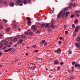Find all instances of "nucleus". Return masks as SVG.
<instances>
[{
	"mask_svg": "<svg viewBox=\"0 0 80 80\" xmlns=\"http://www.w3.org/2000/svg\"><path fill=\"white\" fill-rule=\"evenodd\" d=\"M2 3H3V1L2 0H0V4H1Z\"/></svg>",
	"mask_w": 80,
	"mask_h": 80,
	"instance_id": "obj_43",
	"label": "nucleus"
},
{
	"mask_svg": "<svg viewBox=\"0 0 80 80\" xmlns=\"http://www.w3.org/2000/svg\"><path fill=\"white\" fill-rule=\"evenodd\" d=\"M62 10L64 11V12H66V11H67L68 10V8H66Z\"/></svg>",
	"mask_w": 80,
	"mask_h": 80,
	"instance_id": "obj_16",
	"label": "nucleus"
},
{
	"mask_svg": "<svg viewBox=\"0 0 80 80\" xmlns=\"http://www.w3.org/2000/svg\"><path fill=\"white\" fill-rule=\"evenodd\" d=\"M24 33L25 35H28V32H24Z\"/></svg>",
	"mask_w": 80,
	"mask_h": 80,
	"instance_id": "obj_27",
	"label": "nucleus"
},
{
	"mask_svg": "<svg viewBox=\"0 0 80 80\" xmlns=\"http://www.w3.org/2000/svg\"><path fill=\"white\" fill-rule=\"evenodd\" d=\"M27 20H28V21H29V20H30V18L28 17L27 18Z\"/></svg>",
	"mask_w": 80,
	"mask_h": 80,
	"instance_id": "obj_28",
	"label": "nucleus"
},
{
	"mask_svg": "<svg viewBox=\"0 0 80 80\" xmlns=\"http://www.w3.org/2000/svg\"><path fill=\"white\" fill-rule=\"evenodd\" d=\"M10 30V27H8L6 29V32H9Z\"/></svg>",
	"mask_w": 80,
	"mask_h": 80,
	"instance_id": "obj_15",
	"label": "nucleus"
},
{
	"mask_svg": "<svg viewBox=\"0 0 80 80\" xmlns=\"http://www.w3.org/2000/svg\"><path fill=\"white\" fill-rule=\"evenodd\" d=\"M2 37V34H0V38H1Z\"/></svg>",
	"mask_w": 80,
	"mask_h": 80,
	"instance_id": "obj_64",
	"label": "nucleus"
},
{
	"mask_svg": "<svg viewBox=\"0 0 80 80\" xmlns=\"http://www.w3.org/2000/svg\"><path fill=\"white\" fill-rule=\"evenodd\" d=\"M74 45H75L77 47V48H80V42L79 43H75Z\"/></svg>",
	"mask_w": 80,
	"mask_h": 80,
	"instance_id": "obj_6",
	"label": "nucleus"
},
{
	"mask_svg": "<svg viewBox=\"0 0 80 80\" xmlns=\"http://www.w3.org/2000/svg\"><path fill=\"white\" fill-rule=\"evenodd\" d=\"M6 48H7V47H3V48H2V49H5Z\"/></svg>",
	"mask_w": 80,
	"mask_h": 80,
	"instance_id": "obj_62",
	"label": "nucleus"
},
{
	"mask_svg": "<svg viewBox=\"0 0 80 80\" xmlns=\"http://www.w3.org/2000/svg\"><path fill=\"white\" fill-rule=\"evenodd\" d=\"M33 48H36V45H34L32 46Z\"/></svg>",
	"mask_w": 80,
	"mask_h": 80,
	"instance_id": "obj_50",
	"label": "nucleus"
},
{
	"mask_svg": "<svg viewBox=\"0 0 80 80\" xmlns=\"http://www.w3.org/2000/svg\"><path fill=\"white\" fill-rule=\"evenodd\" d=\"M4 52H8V50H5L4 51Z\"/></svg>",
	"mask_w": 80,
	"mask_h": 80,
	"instance_id": "obj_44",
	"label": "nucleus"
},
{
	"mask_svg": "<svg viewBox=\"0 0 80 80\" xmlns=\"http://www.w3.org/2000/svg\"><path fill=\"white\" fill-rule=\"evenodd\" d=\"M16 37L18 39H19L20 38V35H18Z\"/></svg>",
	"mask_w": 80,
	"mask_h": 80,
	"instance_id": "obj_19",
	"label": "nucleus"
},
{
	"mask_svg": "<svg viewBox=\"0 0 80 80\" xmlns=\"http://www.w3.org/2000/svg\"><path fill=\"white\" fill-rule=\"evenodd\" d=\"M78 11H76L75 12V15H78Z\"/></svg>",
	"mask_w": 80,
	"mask_h": 80,
	"instance_id": "obj_23",
	"label": "nucleus"
},
{
	"mask_svg": "<svg viewBox=\"0 0 80 80\" xmlns=\"http://www.w3.org/2000/svg\"><path fill=\"white\" fill-rule=\"evenodd\" d=\"M8 51L9 52L10 51H11V50H12V48H10L9 49H8Z\"/></svg>",
	"mask_w": 80,
	"mask_h": 80,
	"instance_id": "obj_45",
	"label": "nucleus"
},
{
	"mask_svg": "<svg viewBox=\"0 0 80 80\" xmlns=\"http://www.w3.org/2000/svg\"><path fill=\"white\" fill-rule=\"evenodd\" d=\"M49 26V24H46V25L45 27L46 28H47Z\"/></svg>",
	"mask_w": 80,
	"mask_h": 80,
	"instance_id": "obj_26",
	"label": "nucleus"
},
{
	"mask_svg": "<svg viewBox=\"0 0 80 80\" xmlns=\"http://www.w3.org/2000/svg\"><path fill=\"white\" fill-rule=\"evenodd\" d=\"M17 72H18V73H20V71L18 70V71H17Z\"/></svg>",
	"mask_w": 80,
	"mask_h": 80,
	"instance_id": "obj_59",
	"label": "nucleus"
},
{
	"mask_svg": "<svg viewBox=\"0 0 80 80\" xmlns=\"http://www.w3.org/2000/svg\"><path fill=\"white\" fill-rule=\"evenodd\" d=\"M9 39V40H12V41H13V39L12 38H10Z\"/></svg>",
	"mask_w": 80,
	"mask_h": 80,
	"instance_id": "obj_39",
	"label": "nucleus"
},
{
	"mask_svg": "<svg viewBox=\"0 0 80 80\" xmlns=\"http://www.w3.org/2000/svg\"><path fill=\"white\" fill-rule=\"evenodd\" d=\"M31 28L32 30H34V32H35V31H37V29H36V28L35 27V25L32 26L31 27Z\"/></svg>",
	"mask_w": 80,
	"mask_h": 80,
	"instance_id": "obj_7",
	"label": "nucleus"
},
{
	"mask_svg": "<svg viewBox=\"0 0 80 80\" xmlns=\"http://www.w3.org/2000/svg\"><path fill=\"white\" fill-rule=\"evenodd\" d=\"M67 71H68V72L69 73H72V71L71 70H67Z\"/></svg>",
	"mask_w": 80,
	"mask_h": 80,
	"instance_id": "obj_24",
	"label": "nucleus"
},
{
	"mask_svg": "<svg viewBox=\"0 0 80 80\" xmlns=\"http://www.w3.org/2000/svg\"><path fill=\"white\" fill-rule=\"evenodd\" d=\"M16 2L17 4H18L20 6H22V5H23L22 0H16Z\"/></svg>",
	"mask_w": 80,
	"mask_h": 80,
	"instance_id": "obj_2",
	"label": "nucleus"
},
{
	"mask_svg": "<svg viewBox=\"0 0 80 80\" xmlns=\"http://www.w3.org/2000/svg\"><path fill=\"white\" fill-rule=\"evenodd\" d=\"M12 23H15V22H16V21L15 20H13V21H12Z\"/></svg>",
	"mask_w": 80,
	"mask_h": 80,
	"instance_id": "obj_60",
	"label": "nucleus"
},
{
	"mask_svg": "<svg viewBox=\"0 0 80 80\" xmlns=\"http://www.w3.org/2000/svg\"><path fill=\"white\" fill-rule=\"evenodd\" d=\"M60 67H58L57 68V71H58L60 69Z\"/></svg>",
	"mask_w": 80,
	"mask_h": 80,
	"instance_id": "obj_35",
	"label": "nucleus"
},
{
	"mask_svg": "<svg viewBox=\"0 0 80 80\" xmlns=\"http://www.w3.org/2000/svg\"><path fill=\"white\" fill-rule=\"evenodd\" d=\"M58 62H59L57 60H56L54 61V64H58Z\"/></svg>",
	"mask_w": 80,
	"mask_h": 80,
	"instance_id": "obj_13",
	"label": "nucleus"
},
{
	"mask_svg": "<svg viewBox=\"0 0 80 80\" xmlns=\"http://www.w3.org/2000/svg\"><path fill=\"white\" fill-rule=\"evenodd\" d=\"M25 35L24 34H22L21 35V38L22 39H24L25 38Z\"/></svg>",
	"mask_w": 80,
	"mask_h": 80,
	"instance_id": "obj_14",
	"label": "nucleus"
},
{
	"mask_svg": "<svg viewBox=\"0 0 80 80\" xmlns=\"http://www.w3.org/2000/svg\"><path fill=\"white\" fill-rule=\"evenodd\" d=\"M75 33V32H73V37H75V36L77 34H76V33Z\"/></svg>",
	"mask_w": 80,
	"mask_h": 80,
	"instance_id": "obj_30",
	"label": "nucleus"
},
{
	"mask_svg": "<svg viewBox=\"0 0 80 80\" xmlns=\"http://www.w3.org/2000/svg\"><path fill=\"white\" fill-rule=\"evenodd\" d=\"M73 77H72L70 78V80H73Z\"/></svg>",
	"mask_w": 80,
	"mask_h": 80,
	"instance_id": "obj_41",
	"label": "nucleus"
},
{
	"mask_svg": "<svg viewBox=\"0 0 80 80\" xmlns=\"http://www.w3.org/2000/svg\"><path fill=\"white\" fill-rule=\"evenodd\" d=\"M11 47V46L10 45H8L7 46V47Z\"/></svg>",
	"mask_w": 80,
	"mask_h": 80,
	"instance_id": "obj_58",
	"label": "nucleus"
},
{
	"mask_svg": "<svg viewBox=\"0 0 80 80\" xmlns=\"http://www.w3.org/2000/svg\"><path fill=\"white\" fill-rule=\"evenodd\" d=\"M17 45L16 44L14 45V47H17Z\"/></svg>",
	"mask_w": 80,
	"mask_h": 80,
	"instance_id": "obj_61",
	"label": "nucleus"
},
{
	"mask_svg": "<svg viewBox=\"0 0 80 80\" xmlns=\"http://www.w3.org/2000/svg\"><path fill=\"white\" fill-rule=\"evenodd\" d=\"M9 5L10 7H13L14 5V3L12 2H9Z\"/></svg>",
	"mask_w": 80,
	"mask_h": 80,
	"instance_id": "obj_10",
	"label": "nucleus"
},
{
	"mask_svg": "<svg viewBox=\"0 0 80 80\" xmlns=\"http://www.w3.org/2000/svg\"><path fill=\"white\" fill-rule=\"evenodd\" d=\"M38 52V50H36L34 51V52Z\"/></svg>",
	"mask_w": 80,
	"mask_h": 80,
	"instance_id": "obj_54",
	"label": "nucleus"
},
{
	"mask_svg": "<svg viewBox=\"0 0 80 80\" xmlns=\"http://www.w3.org/2000/svg\"><path fill=\"white\" fill-rule=\"evenodd\" d=\"M77 67H80V64H79V63H78V65H77Z\"/></svg>",
	"mask_w": 80,
	"mask_h": 80,
	"instance_id": "obj_40",
	"label": "nucleus"
},
{
	"mask_svg": "<svg viewBox=\"0 0 80 80\" xmlns=\"http://www.w3.org/2000/svg\"><path fill=\"white\" fill-rule=\"evenodd\" d=\"M3 28V26L2 25H0V29H2Z\"/></svg>",
	"mask_w": 80,
	"mask_h": 80,
	"instance_id": "obj_48",
	"label": "nucleus"
},
{
	"mask_svg": "<svg viewBox=\"0 0 80 80\" xmlns=\"http://www.w3.org/2000/svg\"><path fill=\"white\" fill-rule=\"evenodd\" d=\"M75 62H72V65H74L75 64Z\"/></svg>",
	"mask_w": 80,
	"mask_h": 80,
	"instance_id": "obj_51",
	"label": "nucleus"
},
{
	"mask_svg": "<svg viewBox=\"0 0 80 80\" xmlns=\"http://www.w3.org/2000/svg\"><path fill=\"white\" fill-rule=\"evenodd\" d=\"M28 25H30V23H31V21H28Z\"/></svg>",
	"mask_w": 80,
	"mask_h": 80,
	"instance_id": "obj_29",
	"label": "nucleus"
},
{
	"mask_svg": "<svg viewBox=\"0 0 80 80\" xmlns=\"http://www.w3.org/2000/svg\"><path fill=\"white\" fill-rule=\"evenodd\" d=\"M23 42V40L22 39L20 40L19 41V42H18V44H19V45H20V44H22V43Z\"/></svg>",
	"mask_w": 80,
	"mask_h": 80,
	"instance_id": "obj_12",
	"label": "nucleus"
},
{
	"mask_svg": "<svg viewBox=\"0 0 80 80\" xmlns=\"http://www.w3.org/2000/svg\"><path fill=\"white\" fill-rule=\"evenodd\" d=\"M58 44H61V43H62V42H61V41H59L58 42Z\"/></svg>",
	"mask_w": 80,
	"mask_h": 80,
	"instance_id": "obj_49",
	"label": "nucleus"
},
{
	"mask_svg": "<svg viewBox=\"0 0 80 80\" xmlns=\"http://www.w3.org/2000/svg\"><path fill=\"white\" fill-rule=\"evenodd\" d=\"M13 28H16L17 27V24H13Z\"/></svg>",
	"mask_w": 80,
	"mask_h": 80,
	"instance_id": "obj_22",
	"label": "nucleus"
},
{
	"mask_svg": "<svg viewBox=\"0 0 80 80\" xmlns=\"http://www.w3.org/2000/svg\"><path fill=\"white\" fill-rule=\"evenodd\" d=\"M2 54H3V53L2 52H0V56L2 55Z\"/></svg>",
	"mask_w": 80,
	"mask_h": 80,
	"instance_id": "obj_63",
	"label": "nucleus"
},
{
	"mask_svg": "<svg viewBox=\"0 0 80 80\" xmlns=\"http://www.w3.org/2000/svg\"><path fill=\"white\" fill-rule=\"evenodd\" d=\"M23 2L24 4L25 5L27 3H29L30 2H31V0H23Z\"/></svg>",
	"mask_w": 80,
	"mask_h": 80,
	"instance_id": "obj_4",
	"label": "nucleus"
},
{
	"mask_svg": "<svg viewBox=\"0 0 80 80\" xmlns=\"http://www.w3.org/2000/svg\"><path fill=\"white\" fill-rule=\"evenodd\" d=\"M78 20H76V21H75L74 23H78Z\"/></svg>",
	"mask_w": 80,
	"mask_h": 80,
	"instance_id": "obj_31",
	"label": "nucleus"
},
{
	"mask_svg": "<svg viewBox=\"0 0 80 80\" xmlns=\"http://www.w3.org/2000/svg\"><path fill=\"white\" fill-rule=\"evenodd\" d=\"M45 42V40H42L41 42V44L42 45Z\"/></svg>",
	"mask_w": 80,
	"mask_h": 80,
	"instance_id": "obj_21",
	"label": "nucleus"
},
{
	"mask_svg": "<svg viewBox=\"0 0 80 80\" xmlns=\"http://www.w3.org/2000/svg\"><path fill=\"white\" fill-rule=\"evenodd\" d=\"M7 20H6L5 19H3V22L4 23H7Z\"/></svg>",
	"mask_w": 80,
	"mask_h": 80,
	"instance_id": "obj_25",
	"label": "nucleus"
},
{
	"mask_svg": "<svg viewBox=\"0 0 80 80\" xmlns=\"http://www.w3.org/2000/svg\"><path fill=\"white\" fill-rule=\"evenodd\" d=\"M35 68H36V66H35V65H33L32 66L31 68H28V70L29 72H32V70H35Z\"/></svg>",
	"mask_w": 80,
	"mask_h": 80,
	"instance_id": "obj_3",
	"label": "nucleus"
},
{
	"mask_svg": "<svg viewBox=\"0 0 80 80\" xmlns=\"http://www.w3.org/2000/svg\"><path fill=\"white\" fill-rule=\"evenodd\" d=\"M51 27H52V28H55V26L53 24H51Z\"/></svg>",
	"mask_w": 80,
	"mask_h": 80,
	"instance_id": "obj_20",
	"label": "nucleus"
},
{
	"mask_svg": "<svg viewBox=\"0 0 80 80\" xmlns=\"http://www.w3.org/2000/svg\"><path fill=\"white\" fill-rule=\"evenodd\" d=\"M45 25V24H42L41 25L42 27H44Z\"/></svg>",
	"mask_w": 80,
	"mask_h": 80,
	"instance_id": "obj_34",
	"label": "nucleus"
},
{
	"mask_svg": "<svg viewBox=\"0 0 80 80\" xmlns=\"http://www.w3.org/2000/svg\"><path fill=\"white\" fill-rule=\"evenodd\" d=\"M77 63H76L75 64V67H77Z\"/></svg>",
	"mask_w": 80,
	"mask_h": 80,
	"instance_id": "obj_37",
	"label": "nucleus"
},
{
	"mask_svg": "<svg viewBox=\"0 0 80 80\" xmlns=\"http://www.w3.org/2000/svg\"><path fill=\"white\" fill-rule=\"evenodd\" d=\"M68 5L69 8H70L72 7H74V4L72 2H69Z\"/></svg>",
	"mask_w": 80,
	"mask_h": 80,
	"instance_id": "obj_5",
	"label": "nucleus"
},
{
	"mask_svg": "<svg viewBox=\"0 0 80 80\" xmlns=\"http://www.w3.org/2000/svg\"><path fill=\"white\" fill-rule=\"evenodd\" d=\"M51 23L52 24H54V21H53V19L52 20Z\"/></svg>",
	"mask_w": 80,
	"mask_h": 80,
	"instance_id": "obj_32",
	"label": "nucleus"
},
{
	"mask_svg": "<svg viewBox=\"0 0 80 80\" xmlns=\"http://www.w3.org/2000/svg\"><path fill=\"white\" fill-rule=\"evenodd\" d=\"M61 52V49H58L54 52L55 53H60Z\"/></svg>",
	"mask_w": 80,
	"mask_h": 80,
	"instance_id": "obj_9",
	"label": "nucleus"
},
{
	"mask_svg": "<svg viewBox=\"0 0 80 80\" xmlns=\"http://www.w3.org/2000/svg\"><path fill=\"white\" fill-rule=\"evenodd\" d=\"M70 13V12H67L65 13V12H64L63 10H62L57 15V18H59L62 17H63L64 15H65V18L67 17L68 16V14Z\"/></svg>",
	"mask_w": 80,
	"mask_h": 80,
	"instance_id": "obj_1",
	"label": "nucleus"
},
{
	"mask_svg": "<svg viewBox=\"0 0 80 80\" xmlns=\"http://www.w3.org/2000/svg\"><path fill=\"white\" fill-rule=\"evenodd\" d=\"M17 41H18V39L16 37L14 38L12 40V42H17Z\"/></svg>",
	"mask_w": 80,
	"mask_h": 80,
	"instance_id": "obj_11",
	"label": "nucleus"
},
{
	"mask_svg": "<svg viewBox=\"0 0 80 80\" xmlns=\"http://www.w3.org/2000/svg\"><path fill=\"white\" fill-rule=\"evenodd\" d=\"M75 24H73L72 26V28H75Z\"/></svg>",
	"mask_w": 80,
	"mask_h": 80,
	"instance_id": "obj_33",
	"label": "nucleus"
},
{
	"mask_svg": "<svg viewBox=\"0 0 80 80\" xmlns=\"http://www.w3.org/2000/svg\"><path fill=\"white\" fill-rule=\"evenodd\" d=\"M80 26L79 25H78L76 27V28H77L78 29L79 28H80Z\"/></svg>",
	"mask_w": 80,
	"mask_h": 80,
	"instance_id": "obj_36",
	"label": "nucleus"
},
{
	"mask_svg": "<svg viewBox=\"0 0 80 80\" xmlns=\"http://www.w3.org/2000/svg\"><path fill=\"white\" fill-rule=\"evenodd\" d=\"M33 32H31V31H30L29 32H28V35H33Z\"/></svg>",
	"mask_w": 80,
	"mask_h": 80,
	"instance_id": "obj_18",
	"label": "nucleus"
},
{
	"mask_svg": "<svg viewBox=\"0 0 80 80\" xmlns=\"http://www.w3.org/2000/svg\"><path fill=\"white\" fill-rule=\"evenodd\" d=\"M72 51H70L69 52H68V54H72Z\"/></svg>",
	"mask_w": 80,
	"mask_h": 80,
	"instance_id": "obj_52",
	"label": "nucleus"
},
{
	"mask_svg": "<svg viewBox=\"0 0 80 80\" xmlns=\"http://www.w3.org/2000/svg\"><path fill=\"white\" fill-rule=\"evenodd\" d=\"M1 42H2L3 43V45H7L8 43V41H6L5 42H3V41H2Z\"/></svg>",
	"mask_w": 80,
	"mask_h": 80,
	"instance_id": "obj_8",
	"label": "nucleus"
},
{
	"mask_svg": "<svg viewBox=\"0 0 80 80\" xmlns=\"http://www.w3.org/2000/svg\"><path fill=\"white\" fill-rule=\"evenodd\" d=\"M76 41L77 42H80V37H78L76 39Z\"/></svg>",
	"mask_w": 80,
	"mask_h": 80,
	"instance_id": "obj_17",
	"label": "nucleus"
},
{
	"mask_svg": "<svg viewBox=\"0 0 80 80\" xmlns=\"http://www.w3.org/2000/svg\"><path fill=\"white\" fill-rule=\"evenodd\" d=\"M36 33H40V32L38 31H37L36 32Z\"/></svg>",
	"mask_w": 80,
	"mask_h": 80,
	"instance_id": "obj_57",
	"label": "nucleus"
},
{
	"mask_svg": "<svg viewBox=\"0 0 80 80\" xmlns=\"http://www.w3.org/2000/svg\"><path fill=\"white\" fill-rule=\"evenodd\" d=\"M65 34H66V35H67V34H68V31H65Z\"/></svg>",
	"mask_w": 80,
	"mask_h": 80,
	"instance_id": "obj_46",
	"label": "nucleus"
},
{
	"mask_svg": "<svg viewBox=\"0 0 80 80\" xmlns=\"http://www.w3.org/2000/svg\"><path fill=\"white\" fill-rule=\"evenodd\" d=\"M63 62H61V63H60V65H63Z\"/></svg>",
	"mask_w": 80,
	"mask_h": 80,
	"instance_id": "obj_53",
	"label": "nucleus"
},
{
	"mask_svg": "<svg viewBox=\"0 0 80 80\" xmlns=\"http://www.w3.org/2000/svg\"><path fill=\"white\" fill-rule=\"evenodd\" d=\"M72 70L71 71H72V72H73V71L74 70V67H72Z\"/></svg>",
	"mask_w": 80,
	"mask_h": 80,
	"instance_id": "obj_38",
	"label": "nucleus"
},
{
	"mask_svg": "<svg viewBox=\"0 0 80 80\" xmlns=\"http://www.w3.org/2000/svg\"><path fill=\"white\" fill-rule=\"evenodd\" d=\"M48 32H50L51 31V30H50V29H48Z\"/></svg>",
	"mask_w": 80,
	"mask_h": 80,
	"instance_id": "obj_55",
	"label": "nucleus"
},
{
	"mask_svg": "<svg viewBox=\"0 0 80 80\" xmlns=\"http://www.w3.org/2000/svg\"><path fill=\"white\" fill-rule=\"evenodd\" d=\"M78 29L77 28H76L75 30V32H77V30H78Z\"/></svg>",
	"mask_w": 80,
	"mask_h": 80,
	"instance_id": "obj_47",
	"label": "nucleus"
},
{
	"mask_svg": "<svg viewBox=\"0 0 80 80\" xmlns=\"http://www.w3.org/2000/svg\"><path fill=\"white\" fill-rule=\"evenodd\" d=\"M71 18H73V17H74V15H72L71 16Z\"/></svg>",
	"mask_w": 80,
	"mask_h": 80,
	"instance_id": "obj_42",
	"label": "nucleus"
},
{
	"mask_svg": "<svg viewBox=\"0 0 80 80\" xmlns=\"http://www.w3.org/2000/svg\"><path fill=\"white\" fill-rule=\"evenodd\" d=\"M62 38H63V37H61L59 39L60 40H62Z\"/></svg>",
	"mask_w": 80,
	"mask_h": 80,
	"instance_id": "obj_56",
	"label": "nucleus"
}]
</instances>
